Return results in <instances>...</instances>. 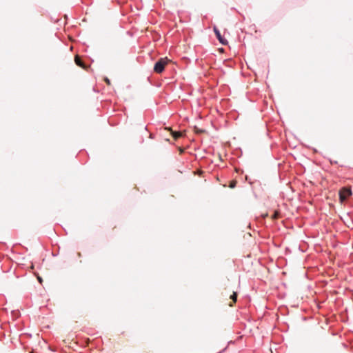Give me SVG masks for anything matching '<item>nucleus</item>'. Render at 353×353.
<instances>
[{
    "label": "nucleus",
    "instance_id": "obj_8",
    "mask_svg": "<svg viewBox=\"0 0 353 353\" xmlns=\"http://www.w3.org/2000/svg\"><path fill=\"white\" fill-rule=\"evenodd\" d=\"M230 188H234L235 187V182H232L230 185Z\"/></svg>",
    "mask_w": 353,
    "mask_h": 353
},
{
    "label": "nucleus",
    "instance_id": "obj_1",
    "mask_svg": "<svg viewBox=\"0 0 353 353\" xmlns=\"http://www.w3.org/2000/svg\"><path fill=\"white\" fill-rule=\"evenodd\" d=\"M170 60L168 57L161 58L157 61L154 66V71L157 74H161L164 71L165 67Z\"/></svg>",
    "mask_w": 353,
    "mask_h": 353
},
{
    "label": "nucleus",
    "instance_id": "obj_5",
    "mask_svg": "<svg viewBox=\"0 0 353 353\" xmlns=\"http://www.w3.org/2000/svg\"><path fill=\"white\" fill-rule=\"evenodd\" d=\"M279 216V212L277 211H275L274 214L272 216V219H277Z\"/></svg>",
    "mask_w": 353,
    "mask_h": 353
},
{
    "label": "nucleus",
    "instance_id": "obj_4",
    "mask_svg": "<svg viewBox=\"0 0 353 353\" xmlns=\"http://www.w3.org/2000/svg\"><path fill=\"white\" fill-rule=\"evenodd\" d=\"M74 61L77 65H79L81 68H85V65L83 64V63L80 57H79L78 56L75 57Z\"/></svg>",
    "mask_w": 353,
    "mask_h": 353
},
{
    "label": "nucleus",
    "instance_id": "obj_6",
    "mask_svg": "<svg viewBox=\"0 0 353 353\" xmlns=\"http://www.w3.org/2000/svg\"><path fill=\"white\" fill-rule=\"evenodd\" d=\"M230 299H232L235 303L237 299V294L236 292H233V294L230 296Z\"/></svg>",
    "mask_w": 353,
    "mask_h": 353
},
{
    "label": "nucleus",
    "instance_id": "obj_9",
    "mask_svg": "<svg viewBox=\"0 0 353 353\" xmlns=\"http://www.w3.org/2000/svg\"><path fill=\"white\" fill-rule=\"evenodd\" d=\"M105 81H106L108 84H110V80H109L108 79H105Z\"/></svg>",
    "mask_w": 353,
    "mask_h": 353
},
{
    "label": "nucleus",
    "instance_id": "obj_7",
    "mask_svg": "<svg viewBox=\"0 0 353 353\" xmlns=\"http://www.w3.org/2000/svg\"><path fill=\"white\" fill-rule=\"evenodd\" d=\"M181 136V134L179 132H176L174 134V137L175 139Z\"/></svg>",
    "mask_w": 353,
    "mask_h": 353
},
{
    "label": "nucleus",
    "instance_id": "obj_3",
    "mask_svg": "<svg viewBox=\"0 0 353 353\" xmlns=\"http://www.w3.org/2000/svg\"><path fill=\"white\" fill-rule=\"evenodd\" d=\"M214 31L219 42L223 45H225L228 42L225 39L222 37L220 31L216 28H214Z\"/></svg>",
    "mask_w": 353,
    "mask_h": 353
},
{
    "label": "nucleus",
    "instance_id": "obj_2",
    "mask_svg": "<svg viewBox=\"0 0 353 353\" xmlns=\"http://www.w3.org/2000/svg\"><path fill=\"white\" fill-rule=\"evenodd\" d=\"M352 195L350 188L347 187L342 188L339 191V199L341 203H343L347 199Z\"/></svg>",
    "mask_w": 353,
    "mask_h": 353
}]
</instances>
